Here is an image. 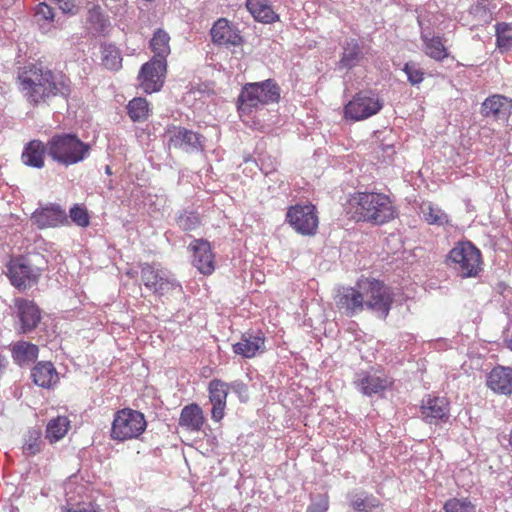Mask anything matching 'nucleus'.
<instances>
[{
	"instance_id": "1",
	"label": "nucleus",
	"mask_w": 512,
	"mask_h": 512,
	"mask_svg": "<svg viewBox=\"0 0 512 512\" xmlns=\"http://www.w3.org/2000/svg\"><path fill=\"white\" fill-rule=\"evenodd\" d=\"M17 82L24 98L33 106L58 95L67 99L72 92L69 77L62 72L52 71L41 62L30 63L21 68Z\"/></svg>"
},
{
	"instance_id": "2",
	"label": "nucleus",
	"mask_w": 512,
	"mask_h": 512,
	"mask_svg": "<svg viewBox=\"0 0 512 512\" xmlns=\"http://www.w3.org/2000/svg\"><path fill=\"white\" fill-rule=\"evenodd\" d=\"M353 212L350 218L356 222L381 225L395 217V209L388 196L375 192H358L349 200Z\"/></svg>"
},
{
	"instance_id": "3",
	"label": "nucleus",
	"mask_w": 512,
	"mask_h": 512,
	"mask_svg": "<svg viewBox=\"0 0 512 512\" xmlns=\"http://www.w3.org/2000/svg\"><path fill=\"white\" fill-rule=\"evenodd\" d=\"M10 283L18 290H26L37 284L48 269V260L41 253H30L12 257L7 265Z\"/></svg>"
},
{
	"instance_id": "4",
	"label": "nucleus",
	"mask_w": 512,
	"mask_h": 512,
	"mask_svg": "<svg viewBox=\"0 0 512 512\" xmlns=\"http://www.w3.org/2000/svg\"><path fill=\"white\" fill-rule=\"evenodd\" d=\"M91 145L75 133H56L48 139V156L56 163L69 167L90 155Z\"/></svg>"
},
{
	"instance_id": "5",
	"label": "nucleus",
	"mask_w": 512,
	"mask_h": 512,
	"mask_svg": "<svg viewBox=\"0 0 512 512\" xmlns=\"http://www.w3.org/2000/svg\"><path fill=\"white\" fill-rule=\"evenodd\" d=\"M448 261L461 278L477 277L482 271L481 251L470 241L458 242L450 250Z\"/></svg>"
},
{
	"instance_id": "6",
	"label": "nucleus",
	"mask_w": 512,
	"mask_h": 512,
	"mask_svg": "<svg viewBox=\"0 0 512 512\" xmlns=\"http://www.w3.org/2000/svg\"><path fill=\"white\" fill-rule=\"evenodd\" d=\"M357 286L364 292L365 308L381 319H386L394 302L391 289L377 279L359 281Z\"/></svg>"
},
{
	"instance_id": "7",
	"label": "nucleus",
	"mask_w": 512,
	"mask_h": 512,
	"mask_svg": "<svg viewBox=\"0 0 512 512\" xmlns=\"http://www.w3.org/2000/svg\"><path fill=\"white\" fill-rule=\"evenodd\" d=\"M144 414L125 408L115 414L111 427V437L114 440L125 441L138 438L146 429Z\"/></svg>"
},
{
	"instance_id": "8",
	"label": "nucleus",
	"mask_w": 512,
	"mask_h": 512,
	"mask_svg": "<svg viewBox=\"0 0 512 512\" xmlns=\"http://www.w3.org/2000/svg\"><path fill=\"white\" fill-rule=\"evenodd\" d=\"M383 107L380 99L368 90L356 93L344 106V117L352 121H362L377 114Z\"/></svg>"
},
{
	"instance_id": "9",
	"label": "nucleus",
	"mask_w": 512,
	"mask_h": 512,
	"mask_svg": "<svg viewBox=\"0 0 512 512\" xmlns=\"http://www.w3.org/2000/svg\"><path fill=\"white\" fill-rule=\"evenodd\" d=\"M140 274L144 286L159 296L181 287L175 278L169 277L165 271L153 264H140Z\"/></svg>"
},
{
	"instance_id": "10",
	"label": "nucleus",
	"mask_w": 512,
	"mask_h": 512,
	"mask_svg": "<svg viewBox=\"0 0 512 512\" xmlns=\"http://www.w3.org/2000/svg\"><path fill=\"white\" fill-rule=\"evenodd\" d=\"M286 221L301 235H315L318 229V216L312 204L291 206L287 211Z\"/></svg>"
},
{
	"instance_id": "11",
	"label": "nucleus",
	"mask_w": 512,
	"mask_h": 512,
	"mask_svg": "<svg viewBox=\"0 0 512 512\" xmlns=\"http://www.w3.org/2000/svg\"><path fill=\"white\" fill-rule=\"evenodd\" d=\"M170 148L179 149L186 153L203 151L205 137L193 130L182 126H171L166 131Z\"/></svg>"
},
{
	"instance_id": "12",
	"label": "nucleus",
	"mask_w": 512,
	"mask_h": 512,
	"mask_svg": "<svg viewBox=\"0 0 512 512\" xmlns=\"http://www.w3.org/2000/svg\"><path fill=\"white\" fill-rule=\"evenodd\" d=\"M14 306L16 309L17 322L15 328L20 334H29L35 331L41 322V310L38 305L25 298H15Z\"/></svg>"
},
{
	"instance_id": "13",
	"label": "nucleus",
	"mask_w": 512,
	"mask_h": 512,
	"mask_svg": "<svg viewBox=\"0 0 512 512\" xmlns=\"http://www.w3.org/2000/svg\"><path fill=\"white\" fill-rule=\"evenodd\" d=\"M31 222L38 229L56 228L70 224L64 208L58 203L38 207L31 215Z\"/></svg>"
},
{
	"instance_id": "14",
	"label": "nucleus",
	"mask_w": 512,
	"mask_h": 512,
	"mask_svg": "<svg viewBox=\"0 0 512 512\" xmlns=\"http://www.w3.org/2000/svg\"><path fill=\"white\" fill-rule=\"evenodd\" d=\"M167 71V61L152 57L142 65L138 78L140 85L147 93L159 91L163 84Z\"/></svg>"
},
{
	"instance_id": "15",
	"label": "nucleus",
	"mask_w": 512,
	"mask_h": 512,
	"mask_svg": "<svg viewBox=\"0 0 512 512\" xmlns=\"http://www.w3.org/2000/svg\"><path fill=\"white\" fill-rule=\"evenodd\" d=\"M192 253V265L203 275H210L215 270L214 254L210 242L206 239H194L188 246Z\"/></svg>"
},
{
	"instance_id": "16",
	"label": "nucleus",
	"mask_w": 512,
	"mask_h": 512,
	"mask_svg": "<svg viewBox=\"0 0 512 512\" xmlns=\"http://www.w3.org/2000/svg\"><path fill=\"white\" fill-rule=\"evenodd\" d=\"M422 419L429 424L439 421L446 422L450 416L449 402L444 397L428 395L422 400L420 407Z\"/></svg>"
},
{
	"instance_id": "17",
	"label": "nucleus",
	"mask_w": 512,
	"mask_h": 512,
	"mask_svg": "<svg viewBox=\"0 0 512 512\" xmlns=\"http://www.w3.org/2000/svg\"><path fill=\"white\" fill-rule=\"evenodd\" d=\"M232 350L242 358H253L265 352V336L262 331L245 332L240 340L232 345Z\"/></svg>"
},
{
	"instance_id": "18",
	"label": "nucleus",
	"mask_w": 512,
	"mask_h": 512,
	"mask_svg": "<svg viewBox=\"0 0 512 512\" xmlns=\"http://www.w3.org/2000/svg\"><path fill=\"white\" fill-rule=\"evenodd\" d=\"M212 42L216 45L239 46L243 43L239 29L226 18H219L210 30Z\"/></svg>"
},
{
	"instance_id": "19",
	"label": "nucleus",
	"mask_w": 512,
	"mask_h": 512,
	"mask_svg": "<svg viewBox=\"0 0 512 512\" xmlns=\"http://www.w3.org/2000/svg\"><path fill=\"white\" fill-rule=\"evenodd\" d=\"M354 384L362 394L372 396L387 390L392 385V381L385 375L361 372L356 375Z\"/></svg>"
},
{
	"instance_id": "20",
	"label": "nucleus",
	"mask_w": 512,
	"mask_h": 512,
	"mask_svg": "<svg viewBox=\"0 0 512 512\" xmlns=\"http://www.w3.org/2000/svg\"><path fill=\"white\" fill-rule=\"evenodd\" d=\"M511 111L512 100L498 94L485 99L481 106L482 115L495 121L507 122Z\"/></svg>"
},
{
	"instance_id": "21",
	"label": "nucleus",
	"mask_w": 512,
	"mask_h": 512,
	"mask_svg": "<svg viewBox=\"0 0 512 512\" xmlns=\"http://www.w3.org/2000/svg\"><path fill=\"white\" fill-rule=\"evenodd\" d=\"M337 305L352 317L365 309L364 292L358 287H342L338 291Z\"/></svg>"
},
{
	"instance_id": "22",
	"label": "nucleus",
	"mask_w": 512,
	"mask_h": 512,
	"mask_svg": "<svg viewBox=\"0 0 512 512\" xmlns=\"http://www.w3.org/2000/svg\"><path fill=\"white\" fill-rule=\"evenodd\" d=\"M228 389L229 384L220 379H213L209 383V400L212 404L211 418L215 422H219L224 417Z\"/></svg>"
},
{
	"instance_id": "23",
	"label": "nucleus",
	"mask_w": 512,
	"mask_h": 512,
	"mask_svg": "<svg viewBox=\"0 0 512 512\" xmlns=\"http://www.w3.org/2000/svg\"><path fill=\"white\" fill-rule=\"evenodd\" d=\"M487 386L495 393H512V367L497 366L491 370L486 380Z\"/></svg>"
},
{
	"instance_id": "24",
	"label": "nucleus",
	"mask_w": 512,
	"mask_h": 512,
	"mask_svg": "<svg viewBox=\"0 0 512 512\" xmlns=\"http://www.w3.org/2000/svg\"><path fill=\"white\" fill-rule=\"evenodd\" d=\"M31 378L35 385L50 389L55 386L59 381V375L50 361H39L31 369Z\"/></svg>"
},
{
	"instance_id": "25",
	"label": "nucleus",
	"mask_w": 512,
	"mask_h": 512,
	"mask_svg": "<svg viewBox=\"0 0 512 512\" xmlns=\"http://www.w3.org/2000/svg\"><path fill=\"white\" fill-rule=\"evenodd\" d=\"M205 422L201 407L197 403L184 406L181 410L178 425L190 432H199Z\"/></svg>"
},
{
	"instance_id": "26",
	"label": "nucleus",
	"mask_w": 512,
	"mask_h": 512,
	"mask_svg": "<svg viewBox=\"0 0 512 512\" xmlns=\"http://www.w3.org/2000/svg\"><path fill=\"white\" fill-rule=\"evenodd\" d=\"M347 501L354 512H375L382 506L377 497L363 490L350 491L347 494Z\"/></svg>"
},
{
	"instance_id": "27",
	"label": "nucleus",
	"mask_w": 512,
	"mask_h": 512,
	"mask_svg": "<svg viewBox=\"0 0 512 512\" xmlns=\"http://www.w3.org/2000/svg\"><path fill=\"white\" fill-rule=\"evenodd\" d=\"M10 351L14 363L20 367L35 362L39 355V347L24 340L11 344Z\"/></svg>"
},
{
	"instance_id": "28",
	"label": "nucleus",
	"mask_w": 512,
	"mask_h": 512,
	"mask_svg": "<svg viewBox=\"0 0 512 512\" xmlns=\"http://www.w3.org/2000/svg\"><path fill=\"white\" fill-rule=\"evenodd\" d=\"M45 153L48 155V141L43 143L40 140H32L23 150V163L30 167L42 168L44 166Z\"/></svg>"
},
{
	"instance_id": "29",
	"label": "nucleus",
	"mask_w": 512,
	"mask_h": 512,
	"mask_svg": "<svg viewBox=\"0 0 512 512\" xmlns=\"http://www.w3.org/2000/svg\"><path fill=\"white\" fill-rule=\"evenodd\" d=\"M259 87L254 83H246L238 96L237 108L242 114H250L253 109L262 106V102L258 97Z\"/></svg>"
},
{
	"instance_id": "30",
	"label": "nucleus",
	"mask_w": 512,
	"mask_h": 512,
	"mask_svg": "<svg viewBox=\"0 0 512 512\" xmlns=\"http://www.w3.org/2000/svg\"><path fill=\"white\" fill-rule=\"evenodd\" d=\"M246 8L256 21L273 23L279 16L273 11L269 0H247Z\"/></svg>"
},
{
	"instance_id": "31",
	"label": "nucleus",
	"mask_w": 512,
	"mask_h": 512,
	"mask_svg": "<svg viewBox=\"0 0 512 512\" xmlns=\"http://www.w3.org/2000/svg\"><path fill=\"white\" fill-rule=\"evenodd\" d=\"M363 57L362 48L356 39L346 41L343 46L342 57L338 62L339 68L352 69L356 67Z\"/></svg>"
},
{
	"instance_id": "32",
	"label": "nucleus",
	"mask_w": 512,
	"mask_h": 512,
	"mask_svg": "<svg viewBox=\"0 0 512 512\" xmlns=\"http://www.w3.org/2000/svg\"><path fill=\"white\" fill-rule=\"evenodd\" d=\"M254 85L259 87L257 95L262 102V106L279 102L281 89L273 79L254 82Z\"/></svg>"
},
{
	"instance_id": "33",
	"label": "nucleus",
	"mask_w": 512,
	"mask_h": 512,
	"mask_svg": "<svg viewBox=\"0 0 512 512\" xmlns=\"http://www.w3.org/2000/svg\"><path fill=\"white\" fill-rule=\"evenodd\" d=\"M421 39L424 43L425 53L436 61H442L448 56L447 50L439 36L430 37L422 32Z\"/></svg>"
},
{
	"instance_id": "34",
	"label": "nucleus",
	"mask_w": 512,
	"mask_h": 512,
	"mask_svg": "<svg viewBox=\"0 0 512 512\" xmlns=\"http://www.w3.org/2000/svg\"><path fill=\"white\" fill-rule=\"evenodd\" d=\"M170 36L162 29H158L152 39L150 40V48L154 52V58L166 61L167 56L170 54L169 46Z\"/></svg>"
},
{
	"instance_id": "35",
	"label": "nucleus",
	"mask_w": 512,
	"mask_h": 512,
	"mask_svg": "<svg viewBox=\"0 0 512 512\" xmlns=\"http://www.w3.org/2000/svg\"><path fill=\"white\" fill-rule=\"evenodd\" d=\"M70 421L65 416H58L51 419L46 427V438L50 442H56L63 438L68 431Z\"/></svg>"
},
{
	"instance_id": "36",
	"label": "nucleus",
	"mask_w": 512,
	"mask_h": 512,
	"mask_svg": "<svg viewBox=\"0 0 512 512\" xmlns=\"http://www.w3.org/2000/svg\"><path fill=\"white\" fill-rule=\"evenodd\" d=\"M102 64L109 70H118L122 67L120 50L113 44L101 46Z\"/></svg>"
},
{
	"instance_id": "37",
	"label": "nucleus",
	"mask_w": 512,
	"mask_h": 512,
	"mask_svg": "<svg viewBox=\"0 0 512 512\" xmlns=\"http://www.w3.org/2000/svg\"><path fill=\"white\" fill-rule=\"evenodd\" d=\"M86 20L95 33H103L110 25L109 19L99 5H93L88 9Z\"/></svg>"
},
{
	"instance_id": "38",
	"label": "nucleus",
	"mask_w": 512,
	"mask_h": 512,
	"mask_svg": "<svg viewBox=\"0 0 512 512\" xmlns=\"http://www.w3.org/2000/svg\"><path fill=\"white\" fill-rule=\"evenodd\" d=\"M496 46L500 51L512 49V23L499 22L495 25Z\"/></svg>"
},
{
	"instance_id": "39",
	"label": "nucleus",
	"mask_w": 512,
	"mask_h": 512,
	"mask_svg": "<svg viewBox=\"0 0 512 512\" xmlns=\"http://www.w3.org/2000/svg\"><path fill=\"white\" fill-rule=\"evenodd\" d=\"M40 429H30L24 436L23 453L26 456H34L39 453L42 449Z\"/></svg>"
},
{
	"instance_id": "40",
	"label": "nucleus",
	"mask_w": 512,
	"mask_h": 512,
	"mask_svg": "<svg viewBox=\"0 0 512 512\" xmlns=\"http://www.w3.org/2000/svg\"><path fill=\"white\" fill-rule=\"evenodd\" d=\"M148 112V102L144 98H134L127 105V113L134 122L146 120Z\"/></svg>"
},
{
	"instance_id": "41",
	"label": "nucleus",
	"mask_w": 512,
	"mask_h": 512,
	"mask_svg": "<svg viewBox=\"0 0 512 512\" xmlns=\"http://www.w3.org/2000/svg\"><path fill=\"white\" fill-rule=\"evenodd\" d=\"M423 217L427 223L431 225L442 226L448 223V216L440 208L433 206L432 204H424L421 207Z\"/></svg>"
},
{
	"instance_id": "42",
	"label": "nucleus",
	"mask_w": 512,
	"mask_h": 512,
	"mask_svg": "<svg viewBox=\"0 0 512 512\" xmlns=\"http://www.w3.org/2000/svg\"><path fill=\"white\" fill-rule=\"evenodd\" d=\"M445 512H476V506L468 498H451L443 506Z\"/></svg>"
},
{
	"instance_id": "43",
	"label": "nucleus",
	"mask_w": 512,
	"mask_h": 512,
	"mask_svg": "<svg viewBox=\"0 0 512 512\" xmlns=\"http://www.w3.org/2000/svg\"><path fill=\"white\" fill-rule=\"evenodd\" d=\"M177 224L183 231H193L201 224L200 216L194 211H183L177 217Z\"/></svg>"
},
{
	"instance_id": "44",
	"label": "nucleus",
	"mask_w": 512,
	"mask_h": 512,
	"mask_svg": "<svg viewBox=\"0 0 512 512\" xmlns=\"http://www.w3.org/2000/svg\"><path fill=\"white\" fill-rule=\"evenodd\" d=\"M34 18L39 26L43 29L45 25L50 24L54 20V12L52 7L44 2L38 4Z\"/></svg>"
},
{
	"instance_id": "45",
	"label": "nucleus",
	"mask_w": 512,
	"mask_h": 512,
	"mask_svg": "<svg viewBox=\"0 0 512 512\" xmlns=\"http://www.w3.org/2000/svg\"><path fill=\"white\" fill-rule=\"evenodd\" d=\"M80 227H87L90 224V218L85 208L75 204L69 211L68 219Z\"/></svg>"
},
{
	"instance_id": "46",
	"label": "nucleus",
	"mask_w": 512,
	"mask_h": 512,
	"mask_svg": "<svg viewBox=\"0 0 512 512\" xmlns=\"http://www.w3.org/2000/svg\"><path fill=\"white\" fill-rule=\"evenodd\" d=\"M403 71L412 85L420 84L424 79V72L414 62L406 63Z\"/></svg>"
},
{
	"instance_id": "47",
	"label": "nucleus",
	"mask_w": 512,
	"mask_h": 512,
	"mask_svg": "<svg viewBox=\"0 0 512 512\" xmlns=\"http://www.w3.org/2000/svg\"><path fill=\"white\" fill-rule=\"evenodd\" d=\"M329 508V498L327 494H317L312 503L308 506L306 512H327Z\"/></svg>"
},
{
	"instance_id": "48",
	"label": "nucleus",
	"mask_w": 512,
	"mask_h": 512,
	"mask_svg": "<svg viewBox=\"0 0 512 512\" xmlns=\"http://www.w3.org/2000/svg\"><path fill=\"white\" fill-rule=\"evenodd\" d=\"M58 4L64 14L75 15L78 13V7L71 0H58Z\"/></svg>"
},
{
	"instance_id": "49",
	"label": "nucleus",
	"mask_w": 512,
	"mask_h": 512,
	"mask_svg": "<svg viewBox=\"0 0 512 512\" xmlns=\"http://www.w3.org/2000/svg\"><path fill=\"white\" fill-rule=\"evenodd\" d=\"M229 387H231V389L240 396L247 393V386L242 381H234L229 385Z\"/></svg>"
},
{
	"instance_id": "50",
	"label": "nucleus",
	"mask_w": 512,
	"mask_h": 512,
	"mask_svg": "<svg viewBox=\"0 0 512 512\" xmlns=\"http://www.w3.org/2000/svg\"><path fill=\"white\" fill-rule=\"evenodd\" d=\"M67 512H98L89 505L88 507L69 508Z\"/></svg>"
},
{
	"instance_id": "51",
	"label": "nucleus",
	"mask_w": 512,
	"mask_h": 512,
	"mask_svg": "<svg viewBox=\"0 0 512 512\" xmlns=\"http://www.w3.org/2000/svg\"><path fill=\"white\" fill-rule=\"evenodd\" d=\"M7 363L6 357L0 354V373L6 369Z\"/></svg>"
},
{
	"instance_id": "52",
	"label": "nucleus",
	"mask_w": 512,
	"mask_h": 512,
	"mask_svg": "<svg viewBox=\"0 0 512 512\" xmlns=\"http://www.w3.org/2000/svg\"><path fill=\"white\" fill-rule=\"evenodd\" d=\"M507 346L512 350V334L506 339Z\"/></svg>"
},
{
	"instance_id": "53",
	"label": "nucleus",
	"mask_w": 512,
	"mask_h": 512,
	"mask_svg": "<svg viewBox=\"0 0 512 512\" xmlns=\"http://www.w3.org/2000/svg\"><path fill=\"white\" fill-rule=\"evenodd\" d=\"M505 288H506V285H505V283H503V282L499 283V284H498V286H497V289H498V291H499L500 293H502V291H503Z\"/></svg>"
},
{
	"instance_id": "54",
	"label": "nucleus",
	"mask_w": 512,
	"mask_h": 512,
	"mask_svg": "<svg viewBox=\"0 0 512 512\" xmlns=\"http://www.w3.org/2000/svg\"><path fill=\"white\" fill-rule=\"evenodd\" d=\"M105 173L107 175H112V169H111V167L109 165L105 166Z\"/></svg>"
},
{
	"instance_id": "55",
	"label": "nucleus",
	"mask_w": 512,
	"mask_h": 512,
	"mask_svg": "<svg viewBox=\"0 0 512 512\" xmlns=\"http://www.w3.org/2000/svg\"><path fill=\"white\" fill-rule=\"evenodd\" d=\"M509 446L511 447V450H512V429L510 430V433H509Z\"/></svg>"
},
{
	"instance_id": "56",
	"label": "nucleus",
	"mask_w": 512,
	"mask_h": 512,
	"mask_svg": "<svg viewBox=\"0 0 512 512\" xmlns=\"http://www.w3.org/2000/svg\"><path fill=\"white\" fill-rule=\"evenodd\" d=\"M107 186H108V188H109V189H113V186H112V184H111V180L109 181V183H108V185H107Z\"/></svg>"
}]
</instances>
